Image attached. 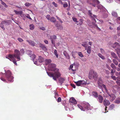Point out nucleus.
<instances>
[{
  "label": "nucleus",
  "instance_id": "nucleus-58",
  "mask_svg": "<svg viewBox=\"0 0 120 120\" xmlns=\"http://www.w3.org/2000/svg\"><path fill=\"white\" fill-rule=\"evenodd\" d=\"M64 55L66 57H67V56H68V57H69V55H68V54H64Z\"/></svg>",
  "mask_w": 120,
  "mask_h": 120
},
{
  "label": "nucleus",
  "instance_id": "nucleus-26",
  "mask_svg": "<svg viewBox=\"0 0 120 120\" xmlns=\"http://www.w3.org/2000/svg\"><path fill=\"white\" fill-rule=\"evenodd\" d=\"M77 53V52H73L72 51L71 52V53L72 54V56L74 58H76V57L75 56V55Z\"/></svg>",
  "mask_w": 120,
  "mask_h": 120
},
{
  "label": "nucleus",
  "instance_id": "nucleus-59",
  "mask_svg": "<svg viewBox=\"0 0 120 120\" xmlns=\"http://www.w3.org/2000/svg\"><path fill=\"white\" fill-rule=\"evenodd\" d=\"M73 65L72 64L70 66V68L71 69H72V68H73Z\"/></svg>",
  "mask_w": 120,
  "mask_h": 120
},
{
  "label": "nucleus",
  "instance_id": "nucleus-47",
  "mask_svg": "<svg viewBox=\"0 0 120 120\" xmlns=\"http://www.w3.org/2000/svg\"><path fill=\"white\" fill-rule=\"evenodd\" d=\"M56 7H57L58 5L57 4H56L54 2H53L52 3Z\"/></svg>",
  "mask_w": 120,
  "mask_h": 120
},
{
  "label": "nucleus",
  "instance_id": "nucleus-31",
  "mask_svg": "<svg viewBox=\"0 0 120 120\" xmlns=\"http://www.w3.org/2000/svg\"><path fill=\"white\" fill-rule=\"evenodd\" d=\"M26 53L27 55L30 56V55H31L32 51L30 50H28L26 51Z\"/></svg>",
  "mask_w": 120,
  "mask_h": 120
},
{
  "label": "nucleus",
  "instance_id": "nucleus-14",
  "mask_svg": "<svg viewBox=\"0 0 120 120\" xmlns=\"http://www.w3.org/2000/svg\"><path fill=\"white\" fill-rule=\"evenodd\" d=\"M69 103H73L75 104H76L77 103L76 100L73 97H71L70 99L69 100Z\"/></svg>",
  "mask_w": 120,
  "mask_h": 120
},
{
  "label": "nucleus",
  "instance_id": "nucleus-45",
  "mask_svg": "<svg viewBox=\"0 0 120 120\" xmlns=\"http://www.w3.org/2000/svg\"><path fill=\"white\" fill-rule=\"evenodd\" d=\"M68 6V4L66 2L65 4H63V7L65 8L67 7Z\"/></svg>",
  "mask_w": 120,
  "mask_h": 120
},
{
  "label": "nucleus",
  "instance_id": "nucleus-28",
  "mask_svg": "<svg viewBox=\"0 0 120 120\" xmlns=\"http://www.w3.org/2000/svg\"><path fill=\"white\" fill-rule=\"evenodd\" d=\"M1 24H5L6 25H7L9 24L7 21H2L1 22Z\"/></svg>",
  "mask_w": 120,
  "mask_h": 120
},
{
  "label": "nucleus",
  "instance_id": "nucleus-36",
  "mask_svg": "<svg viewBox=\"0 0 120 120\" xmlns=\"http://www.w3.org/2000/svg\"><path fill=\"white\" fill-rule=\"evenodd\" d=\"M114 105L113 104H112L109 106V109H110L112 110L114 108Z\"/></svg>",
  "mask_w": 120,
  "mask_h": 120
},
{
  "label": "nucleus",
  "instance_id": "nucleus-10",
  "mask_svg": "<svg viewBox=\"0 0 120 120\" xmlns=\"http://www.w3.org/2000/svg\"><path fill=\"white\" fill-rule=\"evenodd\" d=\"M76 84V85L78 86H81L82 85H86L87 84V82L85 81L82 80H79L78 81L74 82Z\"/></svg>",
  "mask_w": 120,
  "mask_h": 120
},
{
  "label": "nucleus",
  "instance_id": "nucleus-15",
  "mask_svg": "<svg viewBox=\"0 0 120 120\" xmlns=\"http://www.w3.org/2000/svg\"><path fill=\"white\" fill-rule=\"evenodd\" d=\"M98 99H97L98 101L100 103H102L103 100V98L102 96L100 95H99L98 96Z\"/></svg>",
  "mask_w": 120,
  "mask_h": 120
},
{
  "label": "nucleus",
  "instance_id": "nucleus-33",
  "mask_svg": "<svg viewBox=\"0 0 120 120\" xmlns=\"http://www.w3.org/2000/svg\"><path fill=\"white\" fill-rule=\"evenodd\" d=\"M113 62L116 65H117L118 64V62L115 59H113L112 60Z\"/></svg>",
  "mask_w": 120,
  "mask_h": 120
},
{
  "label": "nucleus",
  "instance_id": "nucleus-35",
  "mask_svg": "<svg viewBox=\"0 0 120 120\" xmlns=\"http://www.w3.org/2000/svg\"><path fill=\"white\" fill-rule=\"evenodd\" d=\"M54 53L55 54L57 58L58 57V55L57 53V51L55 49L54 51Z\"/></svg>",
  "mask_w": 120,
  "mask_h": 120
},
{
  "label": "nucleus",
  "instance_id": "nucleus-23",
  "mask_svg": "<svg viewBox=\"0 0 120 120\" xmlns=\"http://www.w3.org/2000/svg\"><path fill=\"white\" fill-rule=\"evenodd\" d=\"M14 12L17 14L18 15H21L22 13V11H17L15 10L14 11Z\"/></svg>",
  "mask_w": 120,
  "mask_h": 120
},
{
  "label": "nucleus",
  "instance_id": "nucleus-57",
  "mask_svg": "<svg viewBox=\"0 0 120 120\" xmlns=\"http://www.w3.org/2000/svg\"><path fill=\"white\" fill-rule=\"evenodd\" d=\"M58 29L60 30H62L63 29V27L62 26H59V27Z\"/></svg>",
  "mask_w": 120,
  "mask_h": 120
},
{
  "label": "nucleus",
  "instance_id": "nucleus-2",
  "mask_svg": "<svg viewBox=\"0 0 120 120\" xmlns=\"http://www.w3.org/2000/svg\"><path fill=\"white\" fill-rule=\"evenodd\" d=\"M98 85L99 88L100 89L102 88V87H103L105 89L107 93L110 96V101H112L115 98L116 96L114 94H110L108 91V90L106 89V86L104 84H102L103 82L101 79H99L98 80Z\"/></svg>",
  "mask_w": 120,
  "mask_h": 120
},
{
  "label": "nucleus",
  "instance_id": "nucleus-61",
  "mask_svg": "<svg viewBox=\"0 0 120 120\" xmlns=\"http://www.w3.org/2000/svg\"><path fill=\"white\" fill-rule=\"evenodd\" d=\"M117 84L119 85L120 86V82H116Z\"/></svg>",
  "mask_w": 120,
  "mask_h": 120
},
{
  "label": "nucleus",
  "instance_id": "nucleus-63",
  "mask_svg": "<svg viewBox=\"0 0 120 120\" xmlns=\"http://www.w3.org/2000/svg\"><path fill=\"white\" fill-rule=\"evenodd\" d=\"M91 4L92 5H93L94 7H95L96 6V4H93L92 3H91Z\"/></svg>",
  "mask_w": 120,
  "mask_h": 120
},
{
  "label": "nucleus",
  "instance_id": "nucleus-64",
  "mask_svg": "<svg viewBox=\"0 0 120 120\" xmlns=\"http://www.w3.org/2000/svg\"><path fill=\"white\" fill-rule=\"evenodd\" d=\"M1 4L3 5H4L6 4L4 2H2Z\"/></svg>",
  "mask_w": 120,
  "mask_h": 120
},
{
  "label": "nucleus",
  "instance_id": "nucleus-62",
  "mask_svg": "<svg viewBox=\"0 0 120 120\" xmlns=\"http://www.w3.org/2000/svg\"><path fill=\"white\" fill-rule=\"evenodd\" d=\"M115 72V71H114L112 69L111 70V73H114Z\"/></svg>",
  "mask_w": 120,
  "mask_h": 120
},
{
  "label": "nucleus",
  "instance_id": "nucleus-4",
  "mask_svg": "<svg viewBox=\"0 0 120 120\" xmlns=\"http://www.w3.org/2000/svg\"><path fill=\"white\" fill-rule=\"evenodd\" d=\"M82 105L83 107L80 105H77L78 107L82 110L84 111L90 109V105L87 103L83 102L82 104Z\"/></svg>",
  "mask_w": 120,
  "mask_h": 120
},
{
  "label": "nucleus",
  "instance_id": "nucleus-50",
  "mask_svg": "<svg viewBox=\"0 0 120 120\" xmlns=\"http://www.w3.org/2000/svg\"><path fill=\"white\" fill-rule=\"evenodd\" d=\"M71 85L74 88H75V86L74 84H71Z\"/></svg>",
  "mask_w": 120,
  "mask_h": 120
},
{
  "label": "nucleus",
  "instance_id": "nucleus-6",
  "mask_svg": "<svg viewBox=\"0 0 120 120\" xmlns=\"http://www.w3.org/2000/svg\"><path fill=\"white\" fill-rule=\"evenodd\" d=\"M5 75L6 77L8 80L11 82L13 81V77L11 76V73L9 70H8L6 72Z\"/></svg>",
  "mask_w": 120,
  "mask_h": 120
},
{
  "label": "nucleus",
  "instance_id": "nucleus-24",
  "mask_svg": "<svg viewBox=\"0 0 120 120\" xmlns=\"http://www.w3.org/2000/svg\"><path fill=\"white\" fill-rule=\"evenodd\" d=\"M51 60L50 59H46L45 60V64L47 65L51 62Z\"/></svg>",
  "mask_w": 120,
  "mask_h": 120
},
{
  "label": "nucleus",
  "instance_id": "nucleus-54",
  "mask_svg": "<svg viewBox=\"0 0 120 120\" xmlns=\"http://www.w3.org/2000/svg\"><path fill=\"white\" fill-rule=\"evenodd\" d=\"M40 29L42 30H45V28L44 27H41L40 28Z\"/></svg>",
  "mask_w": 120,
  "mask_h": 120
},
{
  "label": "nucleus",
  "instance_id": "nucleus-30",
  "mask_svg": "<svg viewBox=\"0 0 120 120\" xmlns=\"http://www.w3.org/2000/svg\"><path fill=\"white\" fill-rule=\"evenodd\" d=\"M111 54L112 56L115 58L116 59L117 57L115 53L113 52H111Z\"/></svg>",
  "mask_w": 120,
  "mask_h": 120
},
{
  "label": "nucleus",
  "instance_id": "nucleus-18",
  "mask_svg": "<svg viewBox=\"0 0 120 120\" xmlns=\"http://www.w3.org/2000/svg\"><path fill=\"white\" fill-rule=\"evenodd\" d=\"M59 77L58 79H59L58 80L60 82V83L61 84V85H62V84L64 82V81L65 80V79L64 78L62 77H60L59 78Z\"/></svg>",
  "mask_w": 120,
  "mask_h": 120
},
{
  "label": "nucleus",
  "instance_id": "nucleus-44",
  "mask_svg": "<svg viewBox=\"0 0 120 120\" xmlns=\"http://www.w3.org/2000/svg\"><path fill=\"white\" fill-rule=\"evenodd\" d=\"M18 40L20 42H22L23 41V39L20 38H18Z\"/></svg>",
  "mask_w": 120,
  "mask_h": 120
},
{
  "label": "nucleus",
  "instance_id": "nucleus-51",
  "mask_svg": "<svg viewBox=\"0 0 120 120\" xmlns=\"http://www.w3.org/2000/svg\"><path fill=\"white\" fill-rule=\"evenodd\" d=\"M94 2L98 4L100 3L99 2L98 0H95V1Z\"/></svg>",
  "mask_w": 120,
  "mask_h": 120
},
{
  "label": "nucleus",
  "instance_id": "nucleus-9",
  "mask_svg": "<svg viewBox=\"0 0 120 120\" xmlns=\"http://www.w3.org/2000/svg\"><path fill=\"white\" fill-rule=\"evenodd\" d=\"M103 102L104 105L105 106V113H106L108 111H106L107 109V106H109L110 105V102L109 100L106 99H105L104 100Z\"/></svg>",
  "mask_w": 120,
  "mask_h": 120
},
{
  "label": "nucleus",
  "instance_id": "nucleus-1",
  "mask_svg": "<svg viewBox=\"0 0 120 120\" xmlns=\"http://www.w3.org/2000/svg\"><path fill=\"white\" fill-rule=\"evenodd\" d=\"M56 65L55 64H51L48 65L49 69L51 71H54V73L50 72H47L48 75L51 77H52L53 79L55 81H57V78L60 77L61 75L60 73L59 72V69L55 68Z\"/></svg>",
  "mask_w": 120,
  "mask_h": 120
},
{
  "label": "nucleus",
  "instance_id": "nucleus-52",
  "mask_svg": "<svg viewBox=\"0 0 120 120\" xmlns=\"http://www.w3.org/2000/svg\"><path fill=\"white\" fill-rule=\"evenodd\" d=\"M100 49L101 52L103 54L104 53V51L103 49Z\"/></svg>",
  "mask_w": 120,
  "mask_h": 120
},
{
  "label": "nucleus",
  "instance_id": "nucleus-34",
  "mask_svg": "<svg viewBox=\"0 0 120 120\" xmlns=\"http://www.w3.org/2000/svg\"><path fill=\"white\" fill-rule=\"evenodd\" d=\"M98 56L103 60H104L105 59V57L100 53H99L98 54Z\"/></svg>",
  "mask_w": 120,
  "mask_h": 120
},
{
  "label": "nucleus",
  "instance_id": "nucleus-3",
  "mask_svg": "<svg viewBox=\"0 0 120 120\" xmlns=\"http://www.w3.org/2000/svg\"><path fill=\"white\" fill-rule=\"evenodd\" d=\"M88 12L89 15L90 16L93 20L94 21H94L92 23L93 26H92V28H96L99 30L100 31L101 30V29L98 27L97 25L94 23H96V21L95 19V18H96L97 17L96 15L92 14L90 10H89L88 11Z\"/></svg>",
  "mask_w": 120,
  "mask_h": 120
},
{
  "label": "nucleus",
  "instance_id": "nucleus-5",
  "mask_svg": "<svg viewBox=\"0 0 120 120\" xmlns=\"http://www.w3.org/2000/svg\"><path fill=\"white\" fill-rule=\"evenodd\" d=\"M88 77L90 79L96 80L98 78V75L96 71L91 70L89 73Z\"/></svg>",
  "mask_w": 120,
  "mask_h": 120
},
{
  "label": "nucleus",
  "instance_id": "nucleus-21",
  "mask_svg": "<svg viewBox=\"0 0 120 120\" xmlns=\"http://www.w3.org/2000/svg\"><path fill=\"white\" fill-rule=\"evenodd\" d=\"M114 102L118 104L120 103V97L117 98L115 100Z\"/></svg>",
  "mask_w": 120,
  "mask_h": 120
},
{
  "label": "nucleus",
  "instance_id": "nucleus-27",
  "mask_svg": "<svg viewBox=\"0 0 120 120\" xmlns=\"http://www.w3.org/2000/svg\"><path fill=\"white\" fill-rule=\"evenodd\" d=\"M49 20H50L51 22H54L56 21V19L54 17H51Z\"/></svg>",
  "mask_w": 120,
  "mask_h": 120
},
{
  "label": "nucleus",
  "instance_id": "nucleus-38",
  "mask_svg": "<svg viewBox=\"0 0 120 120\" xmlns=\"http://www.w3.org/2000/svg\"><path fill=\"white\" fill-rule=\"evenodd\" d=\"M25 5L26 7H28L31 5L32 4L31 3L27 2L25 4Z\"/></svg>",
  "mask_w": 120,
  "mask_h": 120
},
{
  "label": "nucleus",
  "instance_id": "nucleus-29",
  "mask_svg": "<svg viewBox=\"0 0 120 120\" xmlns=\"http://www.w3.org/2000/svg\"><path fill=\"white\" fill-rule=\"evenodd\" d=\"M111 67L114 69H116V67L115 65L113 63H111L110 65Z\"/></svg>",
  "mask_w": 120,
  "mask_h": 120
},
{
  "label": "nucleus",
  "instance_id": "nucleus-40",
  "mask_svg": "<svg viewBox=\"0 0 120 120\" xmlns=\"http://www.w3.org/2000/svg\"><path fill=\"white\" fill-rule=\"evenodd\" d=\"M0 26L2 29L3 30H5V28L4 27V25L3 24H1V23L0 24Z\"/></svg>",
  "mask_w": 120,
  "mask_h": 120
},
{
  "label": "nucleus",
  "instance_id": "nucleus-7",
  "mask_svg": "<svg viewBox=\"0 0 120 120\" xmlns=\"http://www.w3.org/2000/svg\"><path fill=\"white\" fill-rule=\"evenodd\" d=\"M20 52L18 50L16 49L15 50L14 53L13 55H12L14 56V57L18 59V61L20 60Z\"/></svg>",
  "mask_w": 120,
  "mask_h": 120
},
{
  "label": "nucleus",
  "instance_id": "nucleus-42",
  "mask_svg": "<svg viewBox=\"0 0 120 120\" xmlns=\"http://www.w3.org/2000/svg\"><path fill=\"white\" fill-rule=\"evenodd\" d=\"M46 17L48 20H49L51 18H50V16L49 15H47L46 16Z\"/></svg>",
  "mask_w": 120,
  "mask_h": 120
},
{
  "label": "nucleus",
  "instance_id": "nucleus-56",
  "mask_svg": "<svg viewBox=\"0 0 120 120\" xmlns=\"http://www.w3.org/2000/svg\"><path fill=\"white\" fill-rule=\"evenodd\" d=\"M111 77L114 80H116V77L114 76H111Z\"/></svg>",
  "mask_w": 120,
  "mask_h": 120
},
{
  "label": "nucleus",
  "instance_id": "nucleus-41",
  "mask_svg": "<svg viewBox=\"0 0 120 120\" xmlns=\"http://www.w3.org/2000/svg\"><path fill=\"white\" fill-rule=\"evenodd\" d=\"M72 19L74 22H76L77 23H78L79 22L77 21V19L75 17H73L72 18Z\"/></svg>",
  "mask_w": 120,
  "mask_h": 120
},
{
  "label": "nucleus",
  "instance_id": "nucleus-39",
  "mask_svg": "<svg viewBox=\"0 0 120 120\" xmlns=\"http://www.w3.org/2000/svg\"><path fill=\"white\" fill-rule=\"evenodd\" d=\"M78 54L79 56L81 57H83V56L81 52H79L78 53Z\"/></svg>",
  "mask_w": 120,
  "mask_h": 120
},
{
  "label": "nucleus",
  "instance_id": "nucleus-8",
  "mask_svg": "<svg viewBox=\"0 0 120 120\" xmlns=\"http://www.w3.org/2000/svg\"><path fill=\"white\" fill-rule=\"evenodd\" d=\"M6 58L9 59L10 61H12L16 65H17L16 61L15 58L11 54H9L7 56H6Z\"/></svg>",
  "mask_w": 120,
  "mask_h": 120
},
{
  "label": "nucleus",
  "instance_id": "nucleus-46",
  "mask_svg": "<svg viewBox=\"0 0 120 120\" xmlns=\"http://www.w3.org/2000/svg\"><path fill=\"white\" fill-rule=\"evenodd\" d=\"M26 17L28 18L29 19H30L31 20H32V19L31 18V17H30V16L29 15V14H28L26 16Z\"/></svg>",
  "mask_w": 120,
  "mask_h": 120
},
{
  "label": "nucleus",
  "instance_id": "nucleus-37",
  "mask_svg": "<svg viewBox=\"0 0 120 120\" xmlns=\"http://www.w3.org/2000/svg\"><path fill=\"white\" fill-rule=\"evenodd\" d=\"M79 22L78 23V25H81L83 23V20L82 19H80L79 20Z\"/></svg>",
  "mask_w": 120,
  "mask_h": 120
},
{
  "label": "nucleus",
  "instance_id": "nucleus-55",
  "mask_svg": "<svg viewBox=\"0 0 120 120\" xmlns=\"http://www.w3.org/2000/svg\"><path fill=\"white\" fill-rule=\"evenodd\" d=\"M1 79L4 81H5L6 80L5 79H4L2 77H1Z\"/></svg>",
  "mask_w": 120,
  "mask_h": 120
},
{
  "label": "nucleus",
  "instance_id": "nucleus-48",
  "mask_svg": "<svg viewBox=\"0 0 120 120\" xmlns=\"http://www.w3.org/2000/svg\"><path fill=\"white\" fill-rule=\"evenodd\" d=\"M92 1V0H87V2L90 4H91Z\"/></svg>",
  "mask_w": 120,
  "mask_h": 120
},
{
  "label": "nucleus",
  "instance_id": "nucleus-19",
  "mask_svg": "<svg viewBox=\"0 0 120 120\" xmlns=\"http://www.w3.org/2000/svg\"><path fill=\"white\" fill-rule=\"evenodd\" d=\"M44 59L41 56H39L38 59V62L40 63H42L44 62Z\"/></svg>",
  "mask_w": 120,
  "mask_h": 120
},
{
  "label": "nucleus",
  "instance_id": "nucleus-25",
  "mask_svg": "<svg viewBox=\"0 0 120 120\" xmlns=\"http://www.w3.org/2000/svg\"><path fill=\"white\" fill-rule=\"evenodd\" d=\"M112 16L115 17H117V13L115 11H113L112 13Z\"/></svg>",
  "mask_w": 120,
  "mask_h": 120
},
{
  "label": "nucleus",
  "instance_id": "nucleus-17",
  "mask_svg": "<svg viewBox=\"0 0 120 120\" xmlns=\"http://www.w3.org/2000/svg\"><path fill=\"white\" fill-rule=\"evenodd\" d=\"M26 41L28 42L29 45H31L32 46H34L35 45V43L34 42L31 40H26Z\"/></svg>",
  "mask_w": 120,
  "mask_h": 120
},
{
  "label": "nucleus",
  "instance_id": "nucleus-22",
  "mask_svg": "<svg viewBox=\"0 0 120 120\" xmlns=\"http://www.w3.org/2000/svg\"><path fill=\"white\" fill-rule=\"evenodd\" d=\"M92 94L94 96L95 98H96L98 97V94L96 92H93Z\"/></svg>",
  "mask_w": 120,
  "mask_h": 120
},
{
  "label": "nucleus",
  "instance_id": "nucleus-60",
  "mask_svg": "<svg viewBox=\"0 0 120 120\" xmlns=\"http://www.w3.org/2000/svg\"><path fill=\"white\" fill-rule=\"evenodd\" d=\"M20 51L21 52H24V50L23 49H21L20 50Z\"/></svg>",
  "mask_w": 120,
  "mask_h": 120
},
{
  "label": "nucleus",
  "instance_id": "nucleus-12",
  "mask_svg": "<svg viewBox=\"0 0 120 120\" xmlns=\"http://www.w3.org/2000/svg\"><path fill=\"white\" fill-rule=\"evenodd\" d=\"M30 57L31 59L34 62V63L35 64H37V61H35L34 59L36 58V56L34 54H33L31 55H30Z\"/></svg>",
  "mask_w": 120,
  "mask_h": 120
},
{
  "label": "nucleus",
  "instance_id": "nucleus-53",
  "mask_svg": "<svg viewBox=\"0 0 120 120\" xmlns=\"http://www.w3.org/2000/svg\"><path fill=\"white\" fill-rule=\"evenodd\" d=\"M44 42L46 44H48V41L46 40H45Z\"/></svg>",
  "mask_w": 120,
  "mask_h": 120
},
{
  "label": "nucleus",
  "instance_id": "nucleus-20",
  "mask_svg": "<svg viewBox=\"0 0 120 120\" xmlns=\"http://www.w3.org/2000/svg\"><path fill=\"white\" fill-rule=\"evenodd\" d=\"M91 46H89L86 48V49H87V53L89 54H90L91 52Z\"/></svg>",
  "mask_w": 120,
  "mask_h": 120
},
{
  "label": "nucleus",
  "instance_id": "nucleus-16",
  "mask_svg": "<svg viewBox=\"0 0 120 120\" xmlns=\"http://www.w3.org/2000/svg\"><path fill=\"white\" fill-rule=\"evenodd\" d=\"M39 46L43 50L45 51H46L47 50L46 47H45V45L43 44L40 43L39 44Z\"/></svg>",
  "mask_w": 120,
  "mask_h": 120
},
{
  "label": "nucleus",
  "instance_id": "nucleus-13",
  "mask_svg": "<svg viewBox=\"0 0 120 120\" xmlns=\"http://www.w3.org/2000/svg\"><path fill=\"white\" fill-rule=\"evenodd\" d=\"M56 39V37L54 35L52 36H51L50 37V39L52 43L54 46L55 45V42L53 40L54 39Z\"/></svg>",
  "mask_w": 120,
  "mask_h": 120
},
{
  "label": "nucleus",
  "instance_id": "nucleus-32",
  "mask_svg": "<svg viewBox=\"0 0 120 120\" xmlns=\"http://www.w3.org/2000/svg\"><path fill=\"white\" fill-rule=\"evenodd\" d=\"M34 28V25L33 24L30 25V30H33Z\"/></svg>",
  "mask_w": 120,
  "mask_h": 120
},
{
  "label": "nucleus",
  "instance_id": "nucleus-49",
  "mask_svg": "<svg viewBox=\"0 0 120 120\" xmlns=\"http://www.w3.org/2000/svg\"><path fill=\"white\" fill-rule=\"evenodd\" d=\"M82 45L83 46L85 47V49L86 50V48L87 47V45L86 44H82Z\"/></svg>",
  "mask_w": 120,
  "mask_h": 120
},
{
  "label": "nucleus",
  "instance_id": "nucleus-43",
  "mask_svg": "<svg viewBox=\"0 0 120 120\" xmlns=\"http://www.w3.org/2000/svg\"><path fill=\"white\" fill-rule=\"evenodd\" d=\"M61 99L60 97H59L57 99V101L58 102H60L61 101Z\"/></svg>",
  "mask_w": 120,
  "mask_h": 120
},
{
  "label": "nucleus",
  "instance_id": "nucleus-11",
  "mask_svg": "<svg viewBox=\"0 0 120 120\" xmlns=\"http://www.w3.org/2000/svg\"><path fill=\"white\" fill-rule=\"evenodd\" d=\"M114 45L115 46L114 48H117L115 49V50L117 51V54H119L120 53V44L117 42H115Z\"/></svg>",
  "mask_w": 120,
  "mask_h": 120
}]
</instances>
